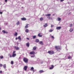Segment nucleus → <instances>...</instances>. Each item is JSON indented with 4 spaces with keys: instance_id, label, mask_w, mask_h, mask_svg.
<instances>
[{
    "instance_id": "nucleus-1",
    "label": "nucleus",
    "mask_w": 74,
    "mask_h": 74,
    "mask_svg": "<svg viewBox=\"0 0 74 74\" xmlns=\"http://www.w3.org/2000/svg\"><path fill=\"white\" fill-rule=\"evenodd\" d=\"M23 61L25 62L26 63H27L28 62V59L26 58H24L23 59Z\"/></svg>"
},
{
    "instance_id": "nucleus-2",
    "label": "nucleus",
    "mask_w": 74,
    "mask_h": 74,
    "mask_svg": "<svg viewBox=\"0 0 74 74\" xmlns=\"http://www.w3.org/2000/svg\"><path fill=\"white\" fill-rule=\"evenodd\" d=\"M48 53H49L50 55H53V54H54V52L53 51H48Z\"/></svg>"
},
{
    "instance_id": "nucleus-3",
    "label": "nucleus",
    "mask_w": 74,
    "mask_h": 74,
    "mask_svg": "<svg viewBox=\"0 0 74 74\" xmlns=\"http://www.w3.org/2000/svg\"><path fill=\"white\" fill-rule=\"evenodd\" d=\"M29 54L31 55H35L36 54V53L34 51H31L30 53Z\"/></svg>"
},
{
    "instance_id": "nucleus-4",
    "label": "nucleus",
    "mask_w": 74,
    "mask_h": 74,
    "mask_svg": "<svg viewBox=\"0 0 74 74\" xmlns=\"http://www.w3.org/2000/svg\"><path fill=\"white\" fill-rule=\"evenodd\" d=\"M57 51H59V49H60V48H59L58 47L56 46L55 47Z\"/></svg>"
},
{
    "instance_id": "nucleus-5",
    "label": "nucleus",
    "mask_w": 74,
    "mask_h": 74,
    "mask_svg": "<svg viewBox=\"0 0 74 74\" xmlns=\"http://www.w3.org/2000/svg\"><path fill=\"white\" fill-rule=\"evenodd\" d=\"M27 66H25L24 67L23 69H24L25 71H26V70H27Z\"/></svg>"
},
{
    "instance_id": "nucleus-6",
    "label": "nucleus",
    "mask_w": 74,
    "mask_h": 74,
    "mask_svg": "<svg viewBox=\"0 0 74 74\" xmlns=\"http://www.w3.org/2000/svg\"><path fill=\"white\" fill-rule=\"evenodd\" d=\"M61 27H56V29L57 30H60L61 29Z\"/></svg>"
},
{
    "instance_id": "nucleus-7",
    "label": "nucleus",
    "mask_w": 74,
    "mask_h": 74,
    "mask_svg": "<svg viewBox=\"0 0 74 74\" xmlns=\"http://www.w3.org/2000/svg\"><path fill=\"white\" fill-rule=\"evenodd\" d=\"M14 48H15L16 49V50H19V47H16V46H14Z\"/></svg>"
},
{
    "instance_id": "nucleus-8",
    "label": "nucleus",
    "mask_w": 74,
    "mask_h": 74,
    "mask_svg": "<svg viewBox=\"0 0 74 74\" xmlns=\"http://www.w3.org/2000/svg\"><path fill=\"white\" fill-rule=\"evenodd\" d=\"M38 37H41L42 36V35H41V33H39L38 34Z\"/></svg>"
},
{
    "instance_id": "nucleus-9",
    "label": "nucleus",
    "mask_w": 74,
    "mask_h": 74,
    "mask_svg": "<svg viewBox=\"0 0 74 74\" xmlns=\"http://www.w3.org/2000/svg\"><path fill=\"white\" fill-rule=\"evenodd\" d=\"M16 54H12V57L13 58H14V57H15L16 56Z\"/></svg>"
},
{
    "instance_id": "nucleus-10",
    "label": "nucleus",
    "mask_w": 74,
    "mask_h": 74,
    "mask_svg": "<svg viewBox=\"0 0 74 74\" xmlns=\"http://www.w3.org/2000/svg\"><path fill=\"white\" fill-rule=\"evenodd\" d=\"M22 21H26V18H21Z\"/></svg>"
},
{
    "instance_id": "nucleus-11",
    "label": "nucleus",
    "mask_w": 74,
    "mask_h": 74,
    "mask_svg": "<svg viewBox=\"0 0 74 74\" xmlns=\"http://www.w3.org/2000/svg\"><path fill=\"white\" fill-rule=\"evenodd\" d=\"M53 67H54V66H53V65H51V67H50V68H49V69H50V70H51L52 69H53Z\"/></svg>"
},
{
    "instance_id": "nucleus-12",
    "label": "nucleus",
    "mask_w": 74,
    "mask_h": 74,
    "mask_svg": "<svg viewBox=\"0 0 74 74\" xmlns=\"http://www.w3.org/2000/svg\"><path fill=\"white\" fill-rule=\"evenodd\" d=\"M39 44H40V45H43L44 43H43V42H42V41H40L39 42Z\"/></svg>"
},
{
    "instance_id": "nucleus-13",
    "label": "nucleus",
    "mask_w": 74,
    "mask_h": 74,
    "mask_svg": "<svg viewBox=\"0 0 74 74\" xmlns=\"http://www.w3.org/2000/svg\"><path fill=\"white\" fill-rule=\"evenodd\" d=\"M36 49L37 47H36V46H35L33 47V49L34 50V51L36 50Z\"/></svg>"
},
{
    "instance_id": "nucleus-14",
    "label": "nucleus",
    "mask_w": 74,
    "mask_h": 74,
    "mask_svg": "<svg viewBox=\"0 0 74 74\" xmlns=\"http://www.w3.org/2000/svg\"><path fill=\"white\" fill-rule=\"evenodd\" d=\"M2 32H3L4 34H5V33H8V32H6L4 30L2 31Z\"/></svg>"
},
{
    "instance_id": "nucleus-15",
    "label": "nucleus",
    "mask_w": 74,
    "mask_h": 74,
    "mask_svg": "<svg viewBox=\"0 0 74 74\" xmlns=\"http://www.w3.org/2000/svg\"><path fill=\"white\" fill-rule=\"evenodd\" d=\"M48 26V24H47V23H45V25H44V27H47V26Z\"/></svg>"
},
{
    "instance_id": "nucleus-16",
    "label": "nucleus",
    "mask_w": 74,
    "mask_h": 74,
    "mask_svg": "<svg viewBox=\"0 0 74 74\" xmlns=\"http://www.w3.org/2000/svg\"><path fill=\"white\" fill-rule=\"evenodd\" d=\"M29 42H27L26 44V45L27 46V47H29Z\"/></svg>"
},
{
    "instance_id": "nucleus-17",
    "label": "nucleus",
    "mask_w": 74,
    "mask_h": 74,
    "mask_svg": "<svg viewBox=\"0 0 74 74\" xmlns=\"http://www.w3.org/2000/svg\"><path fill=\"white\" fill-rule=\"evenodd\" d=\"M18 39H19V40H20V41H22L21 38V36H19L18 37Z\"/></svg>"
},
{
    "instance_id": "nucleus-18",
    "label": "nucleus",
    "mask_w": 74,
    "mask_h": 74,
    "mask_svg": "<svg viewBox=\"0 0 74 74\" xmlns=\"http://www.w3.org/2000/svg\"><path fill=\"white\" fill-rule=\"evenodd\" d=\"M45 15L47 16H51V14H46Z\"/></svg>"
},
{
    "instance_id": "nucleus-19",
    "label": "nucleus",
    "mask_w": 74,
    "mask_h": 74,
    "mask_svg": "<svg viewBox=\"0 0 74 74\" xmlns=\"http://www.w3.org/2000/svg\"><path fill=\"white\" fill-rule=\"evenodd\" d=\"M40 73H44V71L42 70H40L39 71Z\"/></svg>"
},
{
    "instance_id": "nucleus-20",
    "label": "nucleus",
    "mask_w": 74,
    "mask_h": 74,
    "mask_svg": "<svg viewBox=\"0 0 74 74\" xmlns=\"http://www.w3.org/2000/svg\"><path fill=\"white\" fill-rule=\"evenodd\" d=\"M28 25H29V24H27V25L25 26V29H27V28H28Z\"/></svg>"
},
{
    "instance_id": "nucleus-21",
    "label": "nucleus",
    "mask_w": 74,
    "mask_h": 74,
    "mask_svg": "<svg viewBox=\"0 0 74 74\" xmlns=\"http://www.w3.org/2000/svg\"><path fill=\"white\" fill-rule=\"evenodd\" d=\"M14 36H15V37H16L17 36H18V33L17 32H16L15 34H14Z\"/></svg>"
},
{
    "instance_id": "nucleus-22",
    "label": "nucleus",
    "mask_w": 74,
    "mask_h": 74,
    "mask_svg": "<svg viewBox=\"0 0 74 74\" xmlns=\"http://www.w3.org/2000/svg\"><path fill=\"white\" fill-rule=\"evenodd\" d=\"M69 31H70V32H73V29H72V28H71L70 29Z\"/></svg>"
},
{
    "instance_id": "nucleus-23",
    "label": "nucleus",
    "mask_w": 74,
    "mask_h": 74,
    "mask_svg": "<svg viewBox=\"0 0 74 74\" xmlns=\"http://www.w3.org/2000/svg\"><path fill=\"white\" fill-rule=\"evenodd\" d=\"M43 19H44V18L42 17H41L40 18V20L41 21H43Z\"/></svg>"
},
{
    "instance_id": "nucleus-24",
    "label": "nucleus",
    "mask_w": 74,
    "mask_h": 74,
    "mask_svg": "<svg viewBox=\"0 0 74 74\" xmlns=\"http://www.w3.org/2000/svg\"><path fill=\"white\" fill-rule=\"evenodd\" d=\"M35 41L36 42H39V40L37 39Z\"/></svg>"
},
{
    "instance_id": "nucleus-25",
    "label": "nucleus",
    "mask_w": 74,
    "mask_h": 74,
    "mask_svg": "<svg viewBox=\"0 0 74 74\" xmlns=\"http://www.w3.org/2000/svg\"><path fill=\"white\" fill-rule=\"evenodd\" d=\"M3 67L4 68V69H5V68H6V65L5 64H4L3 65Z\"/></svg>"
},
{
    "instance_id": "nucleus-26",
    "label": "nucleus",
    "mask_w": 74,
    "mask_h": 74,
    "mask_svg": "<svg viewBox=\"0 0 74 74\" xmlns=\"http://www.w3.org/2000/svg\"><path fill=\"white\" fill-rule=\"evenodd\" d=\"M32 37L33 39H34L36 38V36H33Z\"/></svg>"
},
{
    "instance_id": "nucleus-27",
    "label": "nucleus",
    "mask_w": 74,
    "mask_h": 74,
    "mask_svg": "<svg viewBox=\"0 0 74 74\" xmlns=\"http://www.w3.org/2000/svg\"><path fill=\"white\" fill-rule=\"evenodd\" d=\"M34 70V68L33 67H32L31 68L30 70L32 71V70Z\"/></svg>"
},
{
    "instance_id": "nucleus-28",
    "label": "nucleus",
    "mask_w": 74,
    "mask_h": 74,
    "mask_svg": "<svg viewBox=\"0 0 74 74\" xmlns=\"http://www.w3.org/2000/svg\"><path fill=\"white\" fill-rule=\"evenodd\" d=\"M25 32H26V33H29V29H26Z\"/></svg>"
},
{
    "instance_id": "nucleus-29",
    "label": "nucleus",
    "mask_w": 74,
    "mask_h": 74,
    "mask_svg": "<svg viewBox=\"0 0 74 74\" xmlns=\"http://www.w3.org/2000/svg\"><path fill=\"white\" fill-rule=\"evenodd\" d=\"M19 23H20L19 21H18L16 23V24L17 25H19Z\"/></svg>"
},
{
    "instance_id": "nucleus-30",
    "label": "nucleus",
    "mask_w": 74,
    "mask_h": 74,
    "mask_svg": "<svg viewBox=\"0 0 74 74\" xmlns=\"http://www.w3.org/2000/svg\"><path fill=\"white\" fill-rule=\"evenodd\" d=\"M8 55V56H10V58H12V56H11V54H9Z\"/></svg>"
},
{
    "instance_id": "nucleus-31",
    "label": "nucleus",
    "mask_w": 74,
    "mask_h": 74,
    "mask_svg": "<svg viewBox=\"0 0 74 74\" xmlns=\"http://www.w3.org/2000/svg\"><path fill=\"white\" fill-rule=\"evenodd\" d=\"M72 58V57L71 56H69L68 57V59H71Z\"/></svg>"
},
{
    "instance_id": "nucleus-32",
    "label": "nucleus",
    "mask_w": 74,
    "mask_h": 74,
    "mask_svg": "<svg viewBox=\"0 0 74 74\" xmlns=\"http://www.w3.org/2000/svg\"><path fill=\"white\" fill-rule=\"evenodd\" d=\"M72 26H73V24L71 23L69 27H72Z\"/></svg>"
},
{
    "instance_id": "nucleus-33",
    "label": "nucleus",
    "mask_w": 74,
    "mask_h": 74,
    "mask_svg": "<svg viewBox=\"0 0 74 74\" xmlns=\"http://www.w3.org/2000/svg\"><path fill=\"white\" fill-rule=\"evenodd\" d=\"M11 64H14V62H13V61H11Z\"/></svg>"
},
{
    "instance_id": "nucleus-34",
    "label": "nucleus",
    "mask_w": 74,
    "mask_h": 74,
    "mask_svg": "<svg viewBox=\"0 0 74 74\" xmlns=\"http://www.w3.org/2000/svg\"><path fill=\"white\" fill-rule=\"evenodd\" d=\"M58 21H61V18H58Z\"/></svg>"
},
{
    "instance_id": "nucleus-35",
    "label": "nucleus",
    "mask_w": 74,
    "mask_h": 74,
    "mask_svg": "<svg viewBox=\"0 0 74 74\" xmlns=\"http://www.w3.org/2000/svg\"><path fill=\"white\" fill-rule=\"evenodd\" d=\"M34 57H35V55H34L33 56H31V58H34Z\"/></svg>"
},
{
    "instance_id": "nucleus-36",
    "label": "nucleus",
    "mask_w": 74,
    "mask_h": 74,
    "mask_svg": "<svg viewBox=\"0 0 74 74\" xmlns=\"http://www.w3.org/2000/svg\"><path fill=\"white\" fill-rule=\"evenodd\" d=\"M53 31V30L52 29H51L49 30V32H52Z\"/></svg>"
},
{
    "instance_id": "nucleus-37",
    "label": "nucleus",
    "mask_w": 74,
    "mask_h": 74,
    "mask_svg": "<svg viewBox=\"0 0 74 74\" xmlns=\"http://www.w3.org/2000/svg\"><path fill=\"white\" fill-rule=\"evenodd\" d=\"M0 58L1 59H3V56H0Z\"/></svg>"
},
{
    "instance_id": "nucleus-38",
    "label": "nucleus",
    "mask_w": 74,
    "mask_h": 74,
    "mask_svg": "<svg viewBox=\"0 0 74 74\" xmlns=\"http://www.w3.org/2000/svg\"><path fill=\"white\" fill-rule=\"evenodd\" d=\"M54 26L53 25H51V27H53Z\"/></svg>"
},
{
    "instance_id": "nucleus-39",
    "label": "nucleus",
    "mask_w": 74,
    "mask_h": 74,
    "mask_svg": "<svg viewBox=\"0 0 74 74\" xmlns=\"http://www.w3.org/2000/svg\"><path fill=\"white\" fill-rule=\"evenodd\" d=\"M3 66V65L1 64H0V67H2Z\"/></svg>"
},
{
    "instance_id": "nucleus-40",
    "label": "nucleus",
    "mask_w": 74,
    "mask_h": 74,
    "mask_svg": "<svg viewBox=\"0 0 74 74\" xmlns=\"http://www.w3.org/2000/svg\"><path fill=\"white\" fill-rule=\"evenodd\" d=\"M64 0H60V2H62L63 1H64Z\"/></svg>"
},
{
    "instance_id": "nucleus-41",
    "label": "nucleus",
    "mask_w": 74,
    "mask_h": 74,
    "mask_svg": "<svg viewBox=\"0 0 74 74\" xmlns=\"http://www.w3.org/2000/svg\"><path fill=\"white\" fill-rule=\"evenodd\" d=\"M15 52H16V51H14L13 52V53L15 54Z\"/></svg>"
},
{
    "instance_id": "nucleus-42",
    "label": "nucleus",
    "mask_w": 74,
    "mask_h": 74,
    "mask_svg": "<svg viewBox=\"0 0 74 74\" xmlns=\"http://www.w3.org/2000/svg\"><path fill=\"white\" fill-rule=\"evenodd\" d=\"M51 38H54V37H53V36H52L51 37Z\"/></svg>"
},
{
    "instance_id": "nucleus-43",
    "label": "nucleus",
    "mask_w": 74,
    "mask_h": 74,
    "mask_svg": "<svg viewBox=\"0 0 74 74\" xmlns=\"http://www.w3.org/2000/svg\"><path fill=\"white\" fill-rule=\"evenodd\" d=\"M0 14H3V13L1 12H0Z\"/></svg>"
},
{
    "instance_id": "nucleus-44",
    "label": "nucleus",
    "mask_w": 74,
    "mask_h": 74,
    "mask_svg": "<svg viewBox=\"0 0 74 74\" xmlns=\"http://www.w3.org/2000/svg\"><path fill=\"white\" fill-rule=\"evenodd\" d=\"M27 40H29V38H27Z\"/></svg>"
},
{
    "instance_id": "nucleus-45",
    "label": "nucleus",
    "mask_w": 74,
    "mask_h": 74,
    "mask_svg": "<svg viewBox=\"0 0 74 74\" xmlns=\"http://www.w3.org/2000/svg\"><path fill=\"white\" fill-rule=\"evenodd\" d=\"M5 2H7V0H5Z\"/></svg>"
},
{
    "instance_id": "nucleus-46",
    "label": "nucleus",
    "mask_w": 74,
    "mask_h": 74,
    "mask_svg": "<svg viewBox=\"0 0 74 74\" xmlns=\"http://www.w3.org/2000/svg\"><path fill=\"white\" fill-rule=\"evenodd\" d=\"M2 73V71H0V73Z\"/></svg>"
},
{
    "instance_id": "nucleus-47",
    "label": "nucleus",
    "mask_w": 74,
    "mask_h": 74,
    "mask_svg": "<svg viewBox=\"0 0 74 74\" xmlns=\"http://www.w3.org/2000/svg\"><path fill=\"white\" fill-rule=\"evenodd\" d=\"M18 39V38H16V40Z\"/></svg>"
},
{
    "instance_id": "nucleus-48",
    "label": "nucleus",
    "mask_w": 74,
    "mask_h": 74,
    "mask_svg": "<svg viewBox=\"0 0 74 74\" xmlns=\"http://www.w3.org/2000/svg\"><path fill=\"white\" fill-rule=\"evenodd\" d=\"M33 72H34L35 71L34 70H33Z\"/></svg>"
},
{
    "instance_id": "nucleus-49",
    "label": "nucleus",
    "mask_w": 74,
    "mask_h": 74,
    "mask_svg": "<svg viewBox=\"0 0 74 74\" xmlns=\"http://www.w3.org/2000/svg\"><path fill=\"white\" fill-rule=\"evenodd\" d=\"M1 27H0V30H1Z\"/></svg>"
},
{
    "instance_id": "nucleus-50",
    "label": "nucleus",
    "mask_w": 74,
    "mask_h": 74,
    "mask_svg": "<svg viewBox=\"0 0 74 74\" xmlns=\"http://www.w3.org/2000/svg\"><path fill=\"white\" fill-rule=\"evenodd\" d=\"M19 59H21V57H19Z\"/></svg>"
},
{
    "instance_id": "nucleus-51",
    "label": "nucleus",
    "mask_w": 74,
    "mask_h": 74,
    "mask_svg": "<svg viewBox=\"0 0 74 74\" xmlns=\"http://www.w3.org/2000/svg\"><path fill=\"white\" fill-rule=\"evenodd\" d=\"M5 25H7V24L6 23V24H5Z\"/></svg>"
},
{
    "instance_id": "nucleus-52",
    "label": "nucleus",
    "mask_w": 74,
    "mask_h": 74,
    "mask_svg": "<svg viewBox=\"0 0 74 74\" xmlns=\"http://www.w3.org/2000/svg\"><path fill=\"white\" fill-rule=\"evenodd\" d=\"M53 15L54 16V15H55V14H53Z\"/></svg>"
},
{
    "instance_id": "nucleus-53",
    "label": "nucleus",
    "mask_w": 74,
    "mask_h": 74,
    "mask_svg": "<svg viewBox=\"0 0 74 74\" xmlns=\"http://www.w3.org/2000/svg\"><path fill=\"white\" fill-rule=\"evenodd\" d=\"M48 18V17H47V18Z\"/></svg>"
}]
</instances>
